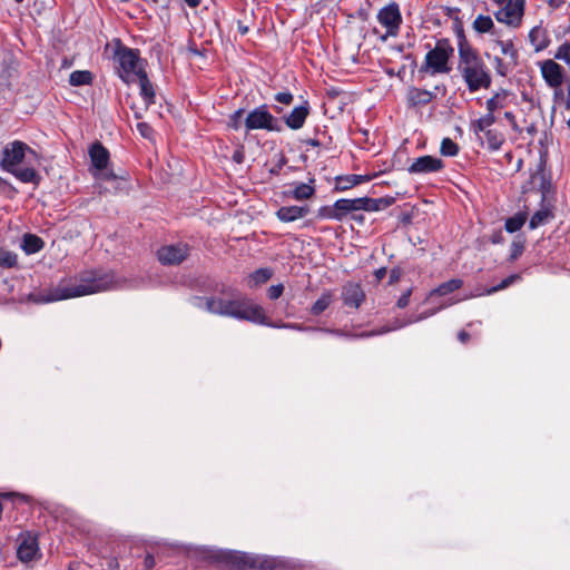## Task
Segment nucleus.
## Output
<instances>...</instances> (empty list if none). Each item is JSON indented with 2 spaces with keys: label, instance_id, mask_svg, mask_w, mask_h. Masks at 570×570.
<instances>
[{
  "label": "nucleus",
  "instance_id": "f257e3e1",
  "mask_svg": "<svg viewBox=\"0 0 570 570\" xmlns=\"http://www.w3.org/2000/svg\"><path fill=\"white\" fill-rule=\"evenodd\" d=\"M114 285V274L90 269L80 273L77 283L60 282L53 288L30 294V299L35 303H50L108 291Z\"/></svg>",
  "mask_w": 570,
  "mask_h": 570
},
{
  "label": "nucleus",
  "instance_id": "f03ea898",
  "mask_svg": "<svg viewBox=\"0 0 570 570\" xmlns=\"http://www.w3.org/2000/svg\"><path fill=\"white\" fill-rule=\"evenodd\" d=\"M203 301H205V307L209 313L248 321L256 324L274 326L268 322L265 311L261 305L239 293L232 294L229 298L195 297L194 304L202 307L200 303Z\"/></svg>",
  "mask_w": 570,
  "mask_h": 570
},
{
  "label": "nucleus",
  "instance_id": "7ed1b4c3",
  "mask_svg": "<svg viewBox=\"0 0 570 570\" xmlns=\"http://www.w3.org/2000/svg\"><path fill=\"white\" fill-rule=\"evenodd\" d=\"M39 165L38 154L26 142L14 140L7 144L1 153L0 166L24 184L38 186L41 176L36 166Z\"/></svg>",
  "mask_w": 570,
  "mask_h": 570
},
{
  "label": "nucleus",
  "instance_id": "20e7f679",
  "mask_svg": "<svg viewBox=\"0 0 570 570\" xmlns=\"http://www.w3.org/2000/svg\"><path fill=\"white\" fill-rule=\"evenodd\" d=\"M458 71L470 92L491 87L492 77L490 70L474 48L460 47Z\"/></svg>",
  "mask_w": 570,
  "mask_h": 570
},
{
  "label": "nucleus",
  "instance_id": "39448f33",
  "mask_svg": "<svg viewBox=\"0 0 570 570\" xmlns=\"http://www.w3.org/2000/svg\"><path fill=\"white\" fill-rule=\"evenodd\" d=\"M453 51L454 49L448 39L438 40L434 49H431L425 55V60L421 66L420 71L431 75L449 73L451 71L449 60L452 57Z\"/></svg>",
  "mask_w": 570,
  "mask_h": 570
},
{
  "label": "nucleus",
  "instance_id": "423d86ee",
  "mask_svg": "<svg viewBox=\"0 0 570 570\" xmlns=\"http://www.w3.org/2000/svg\"><path fill=\"white\" fill-rule=\"evenodd\" d=\"M383 199H374L370 197H360L354 199H338L335 202L338 222L343 220L348 215H352L353 219L362 220V215H356V212L365 210V212H376L381 209V205L383 204Z\"/></svg>",
  "mask_w": 570,
  "mask_h": 570
},
{
  "label": "nucleus",
  "instance_id": "0eeeda50",
  "mask_svg": "<svg viewBox=\"0 0 570 570\" xmlns=\"http://www.w3.org/2000/svg\"><path fill=\"white\" fill-rule=\"evenodd\" d=\"M115 58L119 66V77L127 83L135 80L138 71H145L139 51L127 47H119Z\"/></svg>",
  "mask_w": 570,
  "mask_h": 570
},
{
  "label": "nucleus",
  "instance_id": "6e6552de",
  "mask_svg": "<svg viewBox=\"0 0 570 570\" xmlns=\"http://www.w3.org/2000/svg\"><path fill=\"white\" fill-rule=\"evenodd\" d=\"M246 131L252 130H267V131H282L283 127L279 120L273 116L267 105H261L250 110L244 119Z\"/></svg>",
  "mask_w": 570,
  "mask_h": 570
},
{
  "label": "nucleus",
  "instance_id": "1a4fd4ad",
  "mask_svg": "<svg viewBox=\"0 0 570 570\" xmlns=\"http://www.w3.org/2000/svg\"><path fill=\"white\" fill-rule=\"evenodd\" d=\"M91 160V171L97 179L111 180L116 179V175L108 169L109 151L101 142L96 141L89 148Z\"/></svg>",
  "mask_w": 570,
  "mask_h": 570
},
{
  "label": "nucleus",
  "instance_id": "9d476101",
  "mask_svg": "<svg viewBox=\"0 0 570 570\" xmlns=\"http://www.w3.org/2000/svg\"><path fill=\"white\" fill-rule=\"evenodd\" d=\"M17 558L28 563L41 557L38 535L31 531L21 532L17 539Z\"/></svg>",
  "mask_w": 570,
  "mask_h": 570
},
{
  "label": "nucleus",
  "instance_id": "9b49d317",
  "mask_svg": "<svg viewBox=\"0 0 570 570\" xmlns=\"http://www.w3.org/2000/svg\"><path fill=\"white\" fill-rule=\"evenodd\" d=\"M190 247L186 243L164 245L157 250V258L163 265H179L188 258Z\"/></svg>",
  "mask_w": 570,
  "mask_h": 570
},
{
  "label": "nucleus",
  "instance_id": "f8f14e48",
  "mask_svg": "<svg viewBox=\"0 0 570 570\" xmlns=\"http://www.w3.org/2000/svg\"><path fill=\"white\" fill-rule=\"evenodd\" d=\"M379 22L386 28L387 36L395 37L402 24V14L396 2L383 7L377 13Z\"/></svg>",
  "mask_w": 570,
  "mask_h": 570
},
{
  "label": "nucleus",
  "instance_id": "ddd939ff",
  "mask_svg": "<svg viewBox=\"0 0 570 570\" xmlns=\"http://www.w3.org/2000/svg\"><path fill=\"white\" fill-rule=\"evenodd\" d=\"M556 60L557 59H547L538 63L543 80L553 89L561 87L566 77L564 68Z\"/></svg>",
  "mask_w": 570,
  "mask_h": 570
},
{
  "label": "nucleus",
  "instance_id": "4468645a",
  "mask_svg": "<svg viewBox=\"0 0 570 570\" xmlns=\"http://www.w3.org/2000/svg\"><path fill=\"white\" fill-rule=\"evenodd\" d=\"M524 11V0H510L503 8L495 12L499 22L517 28L521 24Z\"/></svg>",
  "mask_w": 570,
  "mask_h": 570
},
{
  "label": "nucleus",
  "instance_id": "2eb2a0df",
  "mask_svg": "<svg viewBox=\"0 0 570 570\" xmlns=\"http://www.w3.org/2000/svg\"><path fill=\"white\" fill-rule=\"evenodd\" d=\"M225 561L235 570H259L263 568L261 560L244 552H227Z\"/></svg>",
  "mask_w": 570,
  "mask_h": 570
},
{
  "label": "nucleus",
  "instance_id": "dca6fc26",
  "mask_svg": "<svg viewBox=\"0 0 570 570\" xmlns=\"http://www.w3.org/2000/svg\"><path fill=\"white\" fill-rule=\"evenodd\" d=\"M444 168V163L441 158L430 155L421 156L411 164L407 168L410 174L423 175L440 171Z\"/></svg>",
  "mask_w": 570,
  "mask_h": 570
},
{
  "label": "nucleus",
  "instance_id": "f3484780",
  "mask_svg": "<svg viewBox=\"0 0 570 570\" xmlns=\"http://www.w3.org/2000/svg\"><path fill=\"white\" fill-rule=\"evenodd\" d=\"M365 297L362 286L357 283H347L342 288V299L346 306L358 308Z\"/></svg>",
  "mask_w": 570,
  "mask_h": 570
},
{
  "label": "nucleus",
  "instance_id": "a211bd4d",
  "mask_svg": "<svg viewBox=\"0 0 570 570\" xmlns=\"http://www.w3.org/2000/svg\"><path fill=\"white\" fill-rule=\"evenodd\" d=\"M435 95L426 89L411 87L406 94V101L410 108H420L429 105Z\"/></svg>",
  "mask_w": 570,
  "mask_h": 570
},
{
  "label": "nucleus",
  "instance_id": "6ab92c4d",
  "mask_svg": "<svg viewBox=\"0 0 570 570\" xmlns=\"http://www.w3.org/2000/svg\"><path fill=\"white\" fill-rule=\"evenodd\" d=\"M309 115L308 102L295 107L287 116L284 117L286 126L293 130L301 129Z\"/></svg>",
  "mask_w": 570,
  "mask_h": 570
},
{
  "label": "nucleus",
  "instance_id": "aec40b11",
  "mask_svg": "<svg viewBox=\"0 0 570 570\" xmlns=\"http://www.w3.org/2000/svg\"><path fill=\"white\" fill-rule=\"evenodd\" d=\"M309 213V206H283L276 212V217L283 223H292L305 217Z\"/></svg>",
  "mask_w": 570,
  "mask_h": 570
},
{
  "label": "nucleus",
  "instance_id": "412c9836",
  "mask_svg": "<svg viewBox=\"0 0 570 570\" xmlns=\"http://www.w3.org/2000/svg\"><path fill=\"white\" fill-rule=\"evenodd\" d=\"M529 40L535 52L547 49L551 42L548 31L541 26H535L530 30Z\"/></svg>",
  "mask_w": 570,
  "mask_h": 570
},
{
  "label": "nucleus",
  "instance_id": "4be33fe9",
  "mask_svg": "<svg viewBox=\"0 0 570 570\" xmlns=\"http://www.w3.org/2000/svg\"><path fill=\"white\" fill-rule=\"evenodd\" d=\"M531 184L542 194L544 199L551 189V180L546 174L543 164H540L539 168L531 175Z\"/></svg>",
  "mask_w": 570,
  "mask_h": 570
},
{
  "label": "nucleus",
  "instance_id": "5701e85b",
  "mask_svg": "<svg viewBox=\"0 0 570 570\" xmlns=\"http://www.w3.org/2000/svg\"><path fill=\"white\" fill-rule=\"evenodd\" d=\"M315 180L309 179L308 184L298 183L293 184L294 189L288 191L287 195L293 197L296 200H307L311 199L315 195V187L312 185Z\"/></svg>",
  "mask_w": 570,
  "mask_h": 570
},
{
  "label": "nucleus",
  "instance_id": "b1692460",
  "mask_svg": "<svg viewBox=\"0 0 570 570\" xmlns=\"http://www.w3.org/2000/svg\"><path fill=\"white\" fill-rule=\"evenodd\" d=\"M367 180L368 177L362 175L338 176L335 179V190L344 191Z\"/></svg>",
  "mask_w": 570,
  "mask_h": 570
},
{
  "label": "nucleus",
  "instance_id": "393cba45",
  "mask_svg": "<svg viewBox=\"0 0 570 570\" xmlns=\"http://www.w3.org/2000/svg\"><path fill=\"white\" fill-rule=\"evenodd\" d=\"M139 81L140 86V95L145 99L147 105H151L155 102V90L153 83L149 81L146 71H138V76L136 77Z\"/></svg>",
  "mask_w": 570,
  "mask_h": 570
},
{
  "label": "nucleus",
  "instance_id": "a878e982",
  "mask_svg": "<svg viewBox=\"0 0 570 570\" xmlns=\"http://www.w3.org/2000/svg\"><path fill=\"white\" fill-rule=\"evenodd\" d=\"M45 246L42 238L35 234H24L22 237L21 248L26 254H36L40 252Z\"/></svg>",
  "mask_w": 570,
  "mask_h": 570
},
{
  "label": "nucleus",
  "instance_id": "bb28decb",
  "mask_svg": "<svg viewBox=\"0 0 570 570\" xmlns=\"http://www.w3.org/2000/svg\"><path fill=\"white\" fill-rule=\"evenodd\" d=\"M463 285V281L460 278H452L448 282H444L440 284L436 288L430 292L429 297H432L434 295L439 296H445L450 293L455 292L456 289H460Z\"/></svg>",
  "mask_w": 570,
  "mask_h": 570
},
{
  "label": "nucleus",
  "instance_id": "cd10ccee",
  "mask_svg": "<svg viewBox=\"0 0 570 570\" xmlns=\"http://www.w3.org/2000/svg\"><path fill=\"white\" fill-rule=\"evenodd\" d=\"M509 92L504 89L495 92L488 101H487V110L488 112L494 115L497 110L503 109L507 106V98Z\"/></svg>",
  "mask_w": 570,
  "mask_h": 570
},
{
  "label": "nucleus",
  "instance_id": "c85d7f7f",
  "mask_svg": "<svg viewBox=\"0 0 570 570\" xmlns=\"http://www.w3.org/2000/svg\"><path fill=\"white\" fill-rule=\"evenodd\" d=\"M497 121V118L494 115L488 112L483 117L473 120L470 125L471 130L475 135H479L480 132L485 134L487 130H490L489 128Z\"/></svg>",
  "mask_w": 570,
  "mask_h": 570
},
{
  "label": "nucleus",
  "instance_id": "c756f323",
  "mask_svg": "<svg viewBox=\"0 0 570 570\" xmlns=\"http://www.w3.org/2000/svg\"><path fill=\"white\" fill-rule=\"evenodd\" d=\"M333 302V294L331 291L322 293L321 297L312 305L311 314L314 316L321 315Z\"/></svg>",
  "mask_w": 570,
  "mask_h": 570
},
{
  "label": "nucleus",
  "instance_id": "7c9ffc66",
  "mask_svg": "<svg viewBox=\"0 0 570 570\" xmlns=\"http://www.w3.org/2000/svg\"><path fill=\"white\" fill-rule=\"evenodd\" d=\"M94 75L89 70H76L70 73L69 83L73 87L91 85Z\"/></svg>",
  "mask_w": 570,
  "mask_h": 570
},
{
  "label": "nucleus",
  "instance_id": "2f4dec72",
  "mask_svg": "<svg viewBox=\"0 0 570 570\" xmlns=\"http://www.w3.org/2000/svg\"><path fill=\"white\" fill-rule=\"evenodd\" d=\"M273 276L271 268H258L249 275V286L256 287L268 282Z\"/></svg>",
  "mask_w": 570,
  "mask_h": 570
},
{
  "label": "nucleus",
  "instance_id": "473e14b6",
  "mask_svg": "<svg viewBox=\"0 0 570 570\" xmlns=\"http://www.w3.org/2000/svg\"><path fill=\"white\" fill-rule=\"evenodd\" d=\"M552 217H553V214L550 209L542 208L532 215V217L529 222V228L535 229L537 227L548 223L549 219H551Z\"/></svg>",
  "mask_w": 570,
  "mask_h": 570
},
{
  "label": "nucleus",
  "instance_id": "72a5a7b5",
  "mask_svg": "<svg viewBox=\"0 0 570 570\" xmlns=\"http://www.w3.org/2000/svg\"><path fill=\"white\" fill-rule=\"evenodd\" d=\"M525 222H527V214L518 213L514 216L509 217L505 220L504 226H505L507 232L515 233L521 229V227L525 224Z\"/></svg>",
  "mask_w": 570,
  "mask_h": 570
},
{
  "label": "nucleus",
  "instance_id": "f704fd0d",
  "mask_svg": "<svg viewBox=\"0 0 570 570\" xmlns=\"http://www.w3.org/2000/svg\"><path fill=\"white\" fill-rule=\"evenodd\" d=\"M489 149L499 150L504 142V137L497 130H487L484 134Z\"/></svg>",
  "mask_w": 570,
  "mask_h": 570
},
{
  "label": "nucleus",
  "instance_id": "c9c22d12",
  "mask_svg": "<svg viewBox=\"0 0 570 570\" xmlns=\"http://www.w3.org/2000/svg\"><path fill=\"white\" fill-rule=\"evenodd\" d=\"M493 21L489 16L480 14L473 22L474 30L480 33L490 32L493 29Z\"/></svg>",
  "mask_w": 570,
  "mask_h": 570
},
{
  "label": "nucleus",
  "instance_id": "e433bc0d",
  "mask_svg": "<svg viewBox=\"0 0 570 570\" xmlns=\"http://www.w3.org/2000/svg\"><path fill=\"white\" fill-rule=\"evenodd\" d=\"M440 153L442 156L453 157L459 153V146L451 138L446 137L442 139Z\"/></svg>",
  "mask_w": 570,
  "mask_h": 570
},
{
  "label": "nucleus",
  "instance_id": "4c0bfd02",
  "mask_svg": "<svg viewBox=\"0 0 570 570\" xmlns=\"http://www.w3.org/2000/svg\"><path fill=\"white\" fill-rule=\"evenodd\" d=\"M17 255L12 252L0 249V267L12 268L17 265Z\"/></svg>",
  "mask_w": 570,
  "mask_h": 570
},
{
  "label": "nucleus",
  "instance_id": "58836bf2",
  "mask_svg": "<svg viewBox=\"0 0 570 570\" xmlns=\"http://www.w3.org/2000/svg\"><path fill=\"white\" fill-rule=\"evenodd\" d=\"M554 59L561 60L566 65L570 66V40H566L558 47L554 53Z\"/></svg>",
  "mask_w": 570,
  "mask_h": 570
},
{
  "label": "nucleus",
  "instance_id": "ea45409f",
  "mask_svg": "<svg viewBox=\"0 0 570 570\" xmlns=\"http://www.w3.org/2000/svg\"><path fill=\"white\" fill-rule=\"evenodd\" d=\"M317 217L322 219L338 220L335 203L332 206L326 205L318 208Z\"/></svg>",
  "mask_w": 570,
  "mask_h": 570
},
{
  "label": "nucleus",
  "instance_id": "a19ab883",
  "mask_svg": "<svg viewBox=\"0 0 570 570\" xmlns=\"http://www.w3.org/2000/svg\"><path fill=\"white\" fill-rule=\"evenodd\" d=\"M518 279H520V275H518V274L510 275L507 278H504L497 286H493V287L487 289L485 294L491 295V294H494V293H497L499 291H502V289L509 287L510 285H512Z\"/></svg>",
  "mask_w": 570,
  "mask_h": 570
},
{
  "label": "nucleus",
  "instance_id": "79ce46f5",
  "mask_svg": "<svg viewBox=\"0 0 570 570\" xmlns=\"http://www.w3.org/2000/svg\"><path fill=\"white\" fill-rule=\"evenodd\" d=\"M518 279H520V275H518V274L510 275L507 278H504L497 286H493V287L487 289L485 294L491 295V294H494V293H497L499 291H502V289L509 287L510 285H512Z\"/></svg>",
  "mask_w": 570,
  "mask_h": 570
},
{
  "label": "nucleus",
  "instance_id": "37998d69",
  "mask_svg": "<svg viewBox=\"0 0 570 570\" xmlns=\"http://www.w3.org/2000/svg\"><path fill=\"white\" fill-rule=\"evenodd\" d=\"M244 112H245L244 109H238V110L234 111L228 118V124H227L228 127L234 130H238L242 127V125L244 124V119H243Z\"/></svg>",
  "mask_w": 570,
  "mask_h": 570
},
{
  "label": "nucleus",
  "instance_id": "c03bdc74",
  "mask_svg": "<svg viewBox=\"0 0 570 570\" xmlns=\"http://www.w3.org/2000/svg\"><path fill=\"white\" fill-rule=\"evenodd\" d=\"M455 32H456V36H458V53L460 55V47L462 46L463 47H466V48H473L466 40L465 36H464V30H463V27H462V23L459 19H456V24H455Z\"/></svg>",
  "mask_w": 570,
  "mask_h": 570
},
{
  "label": "nucleus",
  "instance_id": "a18cd8bd",
  "mask_svg": "<svg viewBox=\"0 0 570 570\" xmlns=\"http://www.w3.org/2000/svg\"><path fill=\"white\" fill-rule=\"evenodd\" d=\"M498 45L501 48V51L503 55L510 56L512 59H517L518 52L514 49L513 42L511 40L509 41H498Z\"/></svg>",
  "mask_w": 570,
  "mask_h": 570
},
{
  "label": "nucleus",
  "instance_id": "49530a36",
  "mask_svg": "<svg viewBox=\"0 0 570 570\" xmlns=\"http://www.w3.org/2000/svg\"><path fill=\"white\" fill-rule=\"evenodd\" d=\"M523 249H524V244L523 242H520V240H514L511 245V255H510V258L512 261L517 259L522 253H523Z\"/></svg>",
  "mask_w": 570,
  "mask_h": 570
},
{
  "label": "nucleus",
  "instance_id": "de8ad7c7",
  "mask_svg": "<svg viewBox=\"0 0 570 570\" xmlns=\"http://www.w3.org/2000/svg\"><path fill=\"white\" fill-rule=\"evenodd\" d=\"M284 292V286L282 284L273 285L267 291V296L269 299L275 301L282 296Z\"/></svg>",
  "mask_w": 570,
  "mask_h": 570
},
{
  "label": "nucleus",
  "instance_id": "09e8293b",
  "mask_svg": "<svg viewBox=\"0 0 570 570\" xmlns=\"http://www.w3.org/2000/svg\"><path fill=\"white\" fill-rule=\"evenodd\" d=\"M137 130L146 139H151L154 134L151 126H149L147 122H138Z\"/></svg>",
  "mask_w": 570,
  "mask_h": 570
},
{
  "label": "nucleus",
  "instance_id": "8fccbe9b",
  "mask_svg": "<svg viewBox=\"0 0 570 570\" xmlns=\"http://www.w3.org/2000/svg\"><path fill=\"white\" fill-rule=\"evenodd\" d=\"M275 100L279 104L289 106L294 100V96L288 91L278 92L275 95Z\"/></svg>",
  "mask_w": 570,
  "mask_h": 570
},
{
  "label": "nucleus",
  "instance_id": "3c124183",
  "mask_svg": "<svg viewBox=\"0 0 570 570\" xmlns=\"http://www.w3.org/2000/svg\"><path fill=\"white\" fill-rule=\"evenodd\" d=\"M412 294V288H409L404 294L401 295V297L396 302V306L399 308H404L409 305L410 297Z\"/></svg>",
  "mask_w": 570,
  "mask_h": 570
},
{
  "label": "nucleus",
  "instance_id": "603ef678",
  "mask_svg": "<svg viewBox=\"0 0 570 570\" xmlns=\"http://www.w3.org/2000/svg\"><path fill=\"white\" fill-rule=\"evenodd\" d=\"M156 564V561H155V558L153 554L148 553L146 554L145 559H144V567L146 570H150L155 567Z\"/></svg>",
  "mask_w": 570,
  "mask_h": 570
},
{
  "label": "nucleus",
  "instance_id": "864d4df0",
  "mask_svg": "<svg viewBox=\"0 0 570 570\" xmlns=\"http://www.w3.org/2000/svg\"><path fill=\"white\" fill-rule=\"evenodd\" d=\"M495 62H497V71H498V73L501 75V76H505L507 75V69H505V66H504L502 59L497 57L495 58Z\"/></svg>",
  "mask_w": 570,
  "mask_h": 570
},
{
  "label": "nucleus",
  "instance_id": "5fc2aeb1",
  "mask_svg": "<svg viewBox=\"0 0 570 570\" xmlns=\"http://www.w3.org/2000/svg\"><path fill=\"white\" fill-rule=\"evenodd\" d=\"M390 331H391V328H390V327H383V328H381V330H379V331H372V332H370V333H362V334L360 335V337H367V336H373V335H380V334L387 333V332H390Z\"/></svg>",
  "mask_w": 570,
  "mask_h": 570
},
{
  "label": "nucleus",
  "instance_id": "6e6d98bb",
  "mask_svg": "<svg viewBox=\"0 0 570 570\" xmlns=\"http://www.w3.org/2000/svg\"><path fill=\"white\" fill-rule=\"evenodd\" d=\"M458 340H459L461 343L465 344V343H468V342H469V340H470V334H469L466 331L462 330V331H460V332H459V334H458Z\"/></svg>",
  "mask_w": 570,
  "mask_h": 570
},
{
  "label": "nucleus",
  "instance_id": "4d7b16f0",
  "mask_svg": "<svg viewBox=\"0 0 570 570\" xmlns=\"http://www.w3.org/2000/svg\"><path fill=\"white\" fill-rule=\"evenodd\" d=\"M233 160L237 164H242L244 160V153L242 150H236L233 155Z\"/></svg>",
  "mask_w": 570,
  "mask_h": 570
},
{
  "label": "nucleus",
  "instance_id": "13d9d810",
  "mask_svg": "<svg viewBox=\"0 0 570 570\" xmlns=\"http://www.w3.org/2000/svg\"><path fill=\"white\" fill-rule=\"evenodd\" d=\"M564 98V92L563 90L561 89V87L554 89V92H553V100L554 101H558V100H561Z\"/></svg>",
  "mask_w": 570,
  "mask_h": 570
},
{
  "label": "nucleus",
  "instance_id": "bf43d9fd",
  "mask_svg": "<svg viewBox=\"0 0 570 570\" xmlns=\"http://www.w3.org/2000/svg\"><path fill=\"white\" fill-rule=\"evenodd\" d=\"M400 271L399 269H392L391 273H390V283H395L399 281L400 278Z\"/></svg>",
  "mask_w": 570,
  "mask_h": 570
},
{
  "label": "nucleus",
  "instance_id": "052dcab7",
  "mask_svg": "<svg viewBox=\"0 0 570 570\" xmlns=\"http://www.w3.org/2000/svg\"><path fill=\"white\" fill-rule=\"evenodd\" d=\"M386 275V268L382 267L375 271V277L380 282L382 281Z\"/></svg>",
  "mask_w": 570,
  "mask_h": 570
},
{
  "label": "nucleus",
  "instance_id": "680f3d73",
  "mask_svg": "<svg viewBox=\"0 0 570 570\" xmlns=\"http://www.w3.org/2000/svg\"><path fill=\"white\" fill-rule=\"evenodd\" d=\"M548 3L551 8L558 9L564 3V0H549Z\"/></svg>",
  "mask_w": 570,
  "mask_h": 570
},
{
  "label": "nucleus",
  "instance_id": "e2e57ef3",
  "mask_svg": "<svg viewBox=\"0 0 570 570\" xmlns=\"http://www.w3.org/2000/svg\"><path fill=\"white\" fill-rule=\"evenodd\" d=\"M279 327L294 328V330H298V331L304 330V327L299 324H282V325H279Z\"/></svg>",
  "mask_w": 570,
  "mask_h": 570
},
{
  "label": "nucleus",
  "instance_id": "0e129e2a",
  "mask_svg": "<svg viewBox=\"0 0 570 570\" xmlns=\"http://www.w3.org/2000/svg\"><path fill=\"white\" fill-rule=\"evenodd\" d=\"M184 1L190 8H197L200 4L202 0H184Z\"/></svg>",
  "mask_w": 570,
  "mask_h": 570
},
{
  "label": "nucleus",
  "instance_id": "69168bd1",
  "mask_svg": "<svg viewBox=\"0 0 570 570\" xmlns=\"http://www.w3.org/2000/svg\"><path fill=\"white\" fill-rule=\"evenodd\" d=\"M285 163H286V159L283 157V158H282V160H281V163L276 166V168H273V169L271 170V173H272V174H277V173H278V170L283 167V165H284Z\"/></svg>",
  "mask_w": 570,
  "mask_h": 570
},
{
  "label": "nucleus",
  "instance_id": "338daca9",
  "mask_svg": "<svg viewBox=\"0 0 570 570\" xmlns=\"http://www.w3.org/2000/svg\"><path fill=\"white\" fill-rule=\"evenodd\" d=\"M305 144L308 145V146H312V147H318L320 146V141L317 139H306Z\"/></svg>",
  "mask_w": 570,
  "mask_h": 570
},
{
  "label": "nucleus",
  "instance_id": "774afa93",
  "mask_svg": "<svg viewBox=\"0 0 570 570\" xmlns=\"http://www.w3.org/2000/svg\"><path fill=\"white\" fill-rule=\"evenodd\" d=\"M504 117L510 121V122H514L515 121V116L511 112V111H507L504 114Z\"/></svg>",
  "mask_w": 570,
  "mask_h": 570
}]
</instances>
